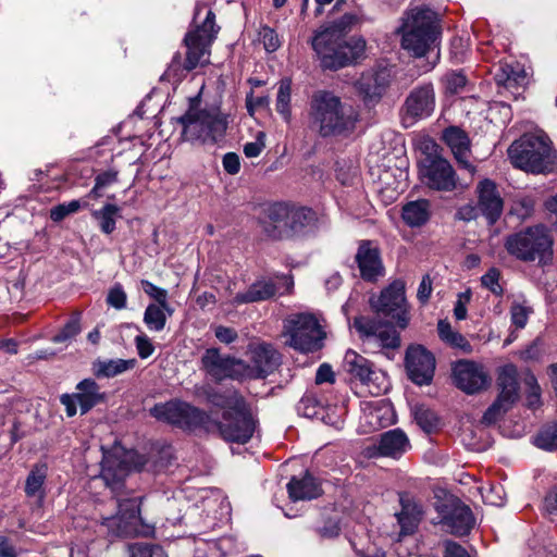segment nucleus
I'll use <instances>...</instances> for the list:
<instances>
[{
	"mask_svg": "<svg viewBox=\"0 0 557 557\" xmlns=\"http://www.w3.org/2000/svg\"><path fill=\"white\" fill-rule=\"evenodd\" d=\"M136 454L131 451H106L101 461V479L116 496L117 513L103 518L102 524L114 536H135L144 533L139 497L121 498L124 480L133 469Z\"/></svg>",
	"mask_w": 557,
	"mask_h": 557,
	"instance_id": "obj_1",
	"label": "nucleus"
},
{
	"mask_svg": "<svg viewBox=\"0 0 557 557\" xmlns=\"http://www.w3.org/2000/svg\"><path fill=\"white\" fill-rule=\"evenodd\" d=\"M370 305L375 311L373 319L357 317L354 327L362 338L379 344L384 348H396L400 344L399 335L394 325L405 329L408 325L407 302L405 297V284L394 281L379 297H372Z\"/></svg>",
	"mask_w": 557,
	"mask_h": 557,
	"instance_id": "obj_2",
	"label": "nucleus"
},
{
	"mask_svg": "<svg viewBox=\"0 0 557 557\" xmlns=\"http://www.w3.org/2000/svg\"><path fill=\"white\" fill-rule=\"evenodd\" d=\"M311 127L322 137L351 133L358 120L356 111L327 90L314 91L309 103Z\"/></svg>",
	"mask_w": 557,
	"mask_h": 557,
	"instance_id": "obj_3",
	"label": "nucleus"
},
{
	"mask_svg": "<svg viewBox=\"0 0 557 557\" xmlns=\"http://www.w3.org/2000/svg\"><path fill=\"white\" fill-rule=\"evenodd\" d=\"M401 48L413 58H423L438 47L442 34L436 12L425 7L407 10L398 28Z\"/></svg>",
	"mask_w": 557,
	"mask_h": 557,
	"instance_id": "obj_4",
	"label": "nucleus"
},
{
	"mask_svg": "<svg viewBox=\"0 0 557 557\" xmlns=\"http://www.w3.org/2000/svg\"><path fill=\"white\" fill-rule=\"evenodd\" d=\"M201 9H197L194 16L195 28L190 29L184 38L187 48L186 58L183 61L180 52H176L165 72L168 76L181 77L197 66H203L209 62L210 47L216 37L219 27L215 25V15L207 10L201 24H197Z\"/></svg>",
	"mask_w": 557,
	"mask_h": 557,
	"instance_id": "obj_5",
	"label": "nucleus"
},
{
	"mask_svg": "<svg viewBox=\"0 0 557 557\" xmlns=\"http://www.w3.org/2000/svg\"><path fill=\"white\" fill-rule=\"evenodd\" d=\"M314 221L315 213L309 208L276 202L262 210L258 224L267 238L283 240L300 235Z\"/></svg>",
	"mask_w": 557,
	"mask_h": 557,
	"instance_id": "obj_6",
	"label": "nucleus"
},
{
	"mask_svg": "<svg viewBox=\"0 0 557 557\" xmlns=\"http://www.w3.org/2000/svg\"><path fill=\"white\" fill-rule=\"evenodd\" d=\"M511 164L532 174H548L557 170V151L545 134H525L508 148Z\"/></svg>",
	"mask_w": 557,
	"mask_h": 557,
	"instance_id": "obj_7",
	"label": "nucleus"
},
{
	"mask_svg": "<svg viewBox=\"0 0 557 557\" xmlns=\"http://www.w3.org/2000/svg\"><path fill=\"white\" fill-rule=\"evenodd\" d=\"M311 45L321 66L334 71L350 65L361 58L366 50L364 39L360 37L345 39L342 30L335 27L317 33Z\"/></svg>",
	"mask_w": 557,
	"mask_h": 557,
	"instance_id": "obj_8",
	"label": "nucleus"
},
{
	"mask_svg": "<svg viewBox=\"0 0 557 557\" xmlns=\"http://www.w3.org/2000/svg\"><path fill=\"white\" fill-rule=\"evenodd\" d=\"M182 125V138L190 143L218 144L226 133L227 119L220 112L190 108L177 119Z\"/></svg>",
	"mask_w": 557,
	"mask_h": 557,
	"instance_id": "obj_9",
	"label": "nucleus"
},
{
	"mask_svg": "<svg viewBox=\"0 0 557 557\" xmlns=\"http://www.w3.org/2000/svg\"><path fill=\"white\" fill-rule=\"evenodd\" d=\"M553 240L543 225L527 227L507 236V252L521 261L543 260L550 253Z\"/></svg>",
	"mask_w": 557,
	"mask_h": 557,
	"instance_id": "obj_10",
	"label": "nucleus"
},
{
	"mask_svg": "<svg viewBox=\"0 0 557 557\" xmlns=\"http://www.w3.org/2000/svg\"><path fill=\"white\" fill-rule=\"evenodd\" d=\"M288 345L299 351L309 352L321 348L324 333L317 318L311 313L289 315L284 323Z\"/></svg>",
	"mask_w": 557,
	"mask_h": 557,
	"instance_id": "obj_11",
	"label": "nucleus"
},
{
	"mask_svg": "<svg viewBox=\"0 0 557 557\" xmlns=\"http://www.w3.org/2000/svg\"><path fill=\"white\" fill-rule=\"evenodd\" d=\"M437 145L433 140L425 143L430 150L421 161L420 175L422 182L431 189L451 191L457 186V175L451 164L436 153Z\"/></svg>",
	"mask_w": 557,
	"mask_h": 557,
	"instance_id": "obj_12",
	"label": "nucleus"
},
{
	"mask_svg": "<svg viewBox=\"0 0 557 557\" xmlns=\"http://www.w3.org/2000/svg\"><path fill=\"white\" fill-rule=\"evenodd\" d=\"M150 414L159 421L187 429L207 426L209 421L205 411L181 400L157 404L150 409Z\"/></svg>",
	"mask_w": 557,
	"mask_h": 557,
	"instance_id": "obj_13",
	"label": "nucleus"
},
{
	"mask_svg": "<svg viewBox=\"0 0 557 557\" xmlns=\"http://www.w3.org/2000/svg\"><path fill=\"white\" fill-rule=\"evenodd\" d=\"M200 370L214 382L226 379L243 380L244 360L224 355L220 349L207 348L200 358Z\"/></svg>",
	"mask_w": 557,
	"mask_h": 557,
	"instance_id": "obj_14",
	"label": "nucleus"
},
{
	"mask_svg": "<svg viewBox=\"0 0 557 557\" xmlns=\"http://www.w3.org/2000/svg\"><path fill=\"white\" fill-rule=\"evenodd\" d=\"M216 428L225 441L245 444L252 437L256 421L245 403L243 408L225 410Z\"/></svg>",
	"mask_w": 557,
	"mask_h": 557,
	"instance_id": "obj_15",
	"label": "nucleus"
},
{
	"mask_svg": "<svg viewBox=\"0 0 557 557\" xmlns=\"http://www.w3.org/2000/svg\"><path fill=\"white\" fill-rule=\"evenodd\" d=\"M104 393L92 379H85L76 385V393L63 394L60 396V403L65 407L67 417H74L77 413V407L81 414L87 413L95 406L103 403Z\"/></svg>",
	"mask_w": 557,
	"mask_h": 557,
	"instance_id": "obj_16",
	"label": "nucleus"
},
{
	"mask_svg": "<svg viewBox=\"0 0 557 557\" xmlns=\"http://www.w3.org/2000/svg\"><path fill=\"white\" fill-rule=\"evenodd\" d=\"M250 363L244 361L243 379H264L280 366L281 356L270 344L249 347Z\"/></svg>",
	"mask_w": 557,
	"mask_h": 557,
	"instance_id": "obj_17",
	"label": "nucleus"
},
{
	"mask_svg": "<svg viewBox=\"0 0 557 557\" xmlns=\"http://www.w3.org/2000/svg\"><path fill=\"white\" fill-rule=\"evenodd\" d=\"M435 108V94L432 85L416 87L408 95L403 108V123L410 126L418 120L429 117Z\"/></svg>",
	"mask_w": 557,
	"mask_h": 557,
	"instance_id": "obj_18",
	"label": "nucleus"
},
{
	"mask_svg": "<svg viewBox=\"0 0 557 557\" xmlns=\"http://www.w3.org/2000/svg\"><path fill=\"white\" fill-rule=\"evenodd\" d=\"M453 377L455 385L467 394L479 393L491 383L484 368L469 360H459L454 364Z\"/></svg>",
	"mask_w": 557,
	"mask_h": 557,
	"instance_id": "obj_19",
	"label": "nucleus"
},
{
	"mask_svg": "<svg viewBox=\"0 0 557 557\" xmlns=\"http://www.w3.org/2000/svg\"><path fill=\"white\" fill-rule=\"evenodd\" d=\"M406 369L413 383L428 385L434 375L435 358L423 346H411L406 352Z\"/></svg>",
	"mask_w": 557,
	"mask_h": 557,
	"instance_id": "obj_20",
	"label": "nucleus"
},
{
	"mask_svg": "<svg viewBox=\"0 0 557 557\" xmlns=\"http://www.w3.org/2000/svg\"><path fill=\"white\" fill-rule=\"evenodd\" d=\"M355 261L364 281L375 282L385 274L380 249L371 240H361L359 243Z\"/></svg>",
	"mask_w": 557,
	"mask_h": 557,
	"instance_id": "obj_21",
	"label": "nucleus"
},
{
	"mask_svg": "<svg viewBox=\"0 0 557 557\" xmlns=\"http://www.w3.org/2000/svg\"><path fill=\"white\" fill-rule=\"evenodd\" d=\"M442 522L454 535H466L474 524L471 509L459 499L453 498L444 505Z\"/></svg>",
	"mask_w": 557,
	"mask_h": 557,
	"instance_id": "obj_22",
	"label": "nucleus"
},
{
	"mask_svg": "<svg viewBox=\"0 0 557 557\" xmlns=\"http://www.w3.org/2000/svg\"><path fill=\"white\" fill-rule=\"evenodd\" d=\"M478 209L490 224H494L502 215L504 200L496 184L491 180H483L476 186Z\"/></svg>",
	"mask_w": 557,
	"mask_h": 557,
	"instance_id": "obj_23",
	"label": "nucleus"
},
{
	"mask_svg": "<svg viewBox=\"0 0 557 557\" xmlns=\"http://www.w3.org/2000/svg\"><path fill=\"white\" fill-rule=\"evenodd\" d=\"M410 448L406 433L400 429L389 430L380 435L376 444L368 448L369 457L383 456L398 459Z\"/></svg>",
	"mask_w": 557,
	"mask_h": 557,
	"instance_id": "obj_24",
	"label": "nucleus"
},
{
	"mask_svg": "<svg viewBox=\"0 0 557 557\" xmlns=\"http://www.w3.org/2000/svg\"><path fill=\"white\" fill-rule=\"evenodd\" d=\"M443 140L450 148L458 164L473 174L475 168L469 160L471 149L467 133L457 126H450L443 132Z\"/></svg>",
	"mask_w": 557,
	"mask_h": 557,
	"instance_id": "obj_25",
	"label": "nucleus"
},
{
	"mask_svg": "<svg viewBox=\"0 0 557 557\" xmlns=\"http://www.w3.org/2000/svg\"><path fill=\"white\" fill-rule=\"evenodd\" d=\"M399 502L401 510L395 515L400 527L399 536L411 535L422 519V506L408 494H400Z\"/></svg>",
	"mask_w": 557,
	"mask_h": 557,
	"instance_id": "obj_26",
	"label": "nucleus"
},
{
	"mask_svg": "<svg viewBox=\"0 0 557 557\" xmlns=\"http://www.w3.org/2000/svg\"><path fill=\"white\" fill-rule=\"evenodd\" d=\"M343 368L352 377L367 386L374 384L380 379V374L373 369V364L354 350L346 351Z\"/></svg>",
	"mask_w": 557,
	"mask_h": 557,
	"instance_id": "obj_27",
	"label": "nucleus"
},
{
	"mask_svg": "<svg viewBox=\"0 0 557 557\" xmlns=\"http://www.w3.org/2000/svg\"><path fill=\"white\" fill-rule=\"evenodd\" d=\"M199 395L209 404L223 408L225 410H234L243 408L246 400L236 389H225L223 392L215 391L210 385L203 386Z\"/></svg>",
	"mask_w": 557,
	"mask_h": 557,
	"instance_id": "obj_28",
	"label": "nucleus"
},
{
	"mask_svg": "<svg viewBox=\"0 0 557 557\" xmlns=\"http://www.w3.org/2000/svg\"><path fill=\"white\" fill-rule=\"evenodd\" d=\"M288 495L292 500H310L321 494V488L317 480L306 472L302 476H293L287 484Z\"/></svg>",
	"mask_w": 557,
	"mask_h": 557,
	"instance_id": "obj_29",
	"label": "nucleus"
},
{
	"mask_svg": "<svg viewBox=\"0 0 557 557\" xmlns=\"http://www.w3.org/2000/svg\"><path fill=\"white\" fill-rule=\"evenodd\" d=\"M497 386L499 394L497 397L515 404L519 398L518 370L516 366L509 363L502 367L498 371Z\"/></svg>",
	"mask_w": 557,
	"mask_h": 557,
	"instance_id": "obj_30",
	"label": "nucleus"
},
{
	"mask_svg": "<svg viewBox=\"0 0 557 557\" xmlns=\"http://www.w3.org/2000/svg\"><path fill=\"white\" fill-rule=\"evenodd\" d=\"M276 286L272 281L260 280L249 286L247 292L238 293L231 300L234 306L243 304L263 301L272 298L276 294Z\"/></svg>",
	"mask_w": 557,
	"mask_h": 557,
	"instance_id": "obj_31",
	"label": "nucleus"
},
{
	"mask_svg": "<svg viewBox=\"0 0 557 557\" xmlns=\"http://www.w3.org/2000/svg\"><path fill=\"white\" fill-rule=\"evenodd\" d=\"M431 215V203L426 199L409 201L403 207V220L411 227L425 224Z\"/></svg>",
	"mask_w": 557,
	"mask_h": 557,
	"instance_id": "obj_32",
	"label": "nucleus"
},
{
	"mask_svg": "<svg viewBox=\"0 0 557 557\" xmlns=\"http://www.w3.org/2000/svg\"><path fill=\"white\" fill-rule=\"evenodd\" d=\"M135 364V359H98L92 363V372L97 377H113L133 369Z\"/></svg>",
	"mask_w": 557,
	"mask_h": 557,
	"instance_id": "obj_33",
	"label": "nucleus"
},
{
	"mask_svg": "<svg viewBox=\"0 0 557 557\" xmlns=\"http://www.w3.org/2000/svg\"><path fill=\"white\" fill-rule=\"evenodd\" d=\"M388 84V74L385 70L367 73L358 82L360 91L367 98L380 97Z\"/></svg>",
	"mask_w": 557,
	"mask_h": 557,
	"instance_id": "obj_34",
	"label": "nucleus"
},
{
	"mask_svg": "<svg viewBox=\"0 0 557 557\" xmlns=\"http://www.w3.org/2000/svg\"><path fill=\"white\" fill-rule=\"evenodd\" d=\"M168 315L166 308H163L160 304H150L144 312V323L148 330L161 332L165 327Z\"/></svg>",
	"mask_w": 557,
	"mask_h": 557,
	"instance_id": "obj_35",
	"label": "nucleus"
},
{
	"mask_svg": "<svg viewBox=\"0 0 557 557\" xmlns=\"http://www.w3.org/2000/svg\"><path fill=\"white\" fill-rule=\"evenodd\" d=\"M120 212V208L113 203H107L99 210H94L91 216L99 222L102 233L109 235L115 230V218Z\"/></svg>",
	"mask_w": 557,
	"mask_h": 557,
	"instance_id": "obj_36",
	"label": "nucleus"
},
{
	"mask_svg": "<svg viewBox=\"0 0 557 557\" xmlns=\"http://www.w3.org/2000/svg\"><path fill=\"white\" fill-rule=\"evenodd\" d=\"M47 476V467L45 465H37L30 471L26 479L25 492L29 497H44V483Z\"/></svg>",
	"mask_w": 557,
	"mask_h": 557,
	"instance_id": "obj_37",
	"label": "nucleus"
},
{
	"mask_svg": "<svg viewBox=\"0 0 557 557\" xmlns=\"http://www.w3.org/2000/svg\"><path fill=\"white\" fill-rule=\"evenodd\" d=\"M290 99H292V81L289 78L281 79L278 83L275 108H276V111L282 115L284 121L287 123L292 119Z\"/></svg>",
	"mask_w": 557,
	"mask_h": 557,
	"instance_id": "obj_38",
	"label": "nucleus"
},
{
	"mask_svg": "<svg viewBox=\"0 0 557 557\" xmlns=\"http://www.w3.org/2000/svg\"><path fill=\"white\" fill-rule=\"evenodd\" d=\"M413 416L417 424L426 433L435 431L438 426L440 420L437 414L423 405L414 407Z\"/></svg>",
	"mask_w": 557,
	"mask_h": 557,
	"instance_id": "obj_39",
	"label": "nucleus"
},
{
	"mask_svg": "<svg viewBox=\"0 0 557 557\" xmlns=\"http://www.w3.org/2000/svg\"><path fill=\"white\" fill-rule=\"evenodd\" d=\"M534 443L542 449H557V422L545 425L536 435Z\"/></svg>",
	"mask_w": 557,
	"mask_h": 557,
	"instance_id": "obj_40",
	"label": "nucleus"
},
{
	"mask_svg": "<svg viewBox=\"0 0 557 557\" xmlns=\"http://www.w3.org/2000/svg\"><path fill=\"white\" fill-rule=\"evenodd\" d=\"M513 404L504 400L499 397L486 409L482 417V423L486 425L494 424L497 422L511 407Z\"/></svg>",
	"mask_w": 557,
	"mask_h": 557,
	"instance_id": "obj_41",
	"label": "nucleus"
},
{
	"mask_svg": "<svg viewBox=\"0 0 557 557\" xmlns=\"http://www.w3.org/2000/svg\"><path fill=\"white\" fill-rule=\"evenodd\" d=\"M87 202L81 200H71L67 203H60L50 210V219L53 222H60L67 215L77 212L82 207H87Z\"/></svg>",
	"mask_w": 557,
	"mask_h": 557,
	"instance_id": "obj_42",
	"label": "nucleus"
},
{
	"mask_svg": "<svg viewBox=\"0 0 557 557\" xmlns=\"http://www.w3.org/2000/svg\"><path fill=\"white\" fill-rule=\"evenodd\" d=\"M143 290L153 298L158 304H160L163 308H166L169 315H172L173 309L170 307L168 302V292L161 287L156 286L151 282L147 280L141 281Z\"/></svg>",
	"mask_w": 557,
	"mask_h": 557,
	"instance_id": "obj_43",
	"label": "nucleus"
},
{
	"mask_svg": "<svg viewBox=\"0 0 557 557\" xmlns=\"http://www.w3.org/2000/svg\"><path fill=\"white\" fill-rule=\"evenodd\" d=\"M533 312L532 308L520 302H513L510 307L511 323L517 329H523L529 320L530 314Z\"/></svg>",
	"mask_w": 557,
	"mask_h": 557,
	"instance_id": "obj_44",
	"label": "nucleus"
},
{
	"mask_svg": "<svg viewBox=\"0 0 557 557\" xmlns=\"http://www.w3.org/2000/svg\"><path fill=\"white\" fill-rule=\"evenodd\" d=\"M131 557H168L162 547L136 543L129 547Z\"/></svg>",
	"mask_w": 557,
	"mask_h": 557,
	"instance_id": "obj_45",
	"label": "nucleus"
},
{
	"mask_svg": "<svg viewBox=\"0 0 557 557\" xmlns=\"http://www.w3.org/2000/svg\"><path fill=\"white\" fill-rule=\"evenodd\" d=\"M500 280V272L496 268H491L482 277L481 283L482 285L491 290L495 296H502L504 293V289L502 285L499 284Z\"/></svg>",
	"mask_w": 557,
	"mask_h": 557,
	"instance_id": "obj_46",
	"label": "nucleus"
},
{
	"mask_svg": "<svg viewBox=\"0 0 557 557\" xmlns=\"http://www.w3.org/2000/svg\"><path fill=\"white\" fill-rule=\"evenodd\" d=\"M259 36L267 51L274 52L280 48L281 41L274 29L264 26L259 32Z\"/></svg>",
	"mask_w": 557,
	"mask_h": 557,
	"instance_id": "obj_47",
	"label": "nucleus"
},
{
	"mask_svg": "<svg viewBox=\"0 0 557 557\" xmlns=\"http://www.w3.org/2000/svg\"><path fill=\"white\" fill-rule=\"evenodd\" d=\"M107 301L111 307L117 310L126 307L127 296L121 285H115L109 290Z\"/></svg>",
	"mask_w": 557,
	"mask_h": 557,
	"instance_id": "obj_48",
	"label": "nucleus"
},
{
	"mask_svg": "<svg viewBox=\"0 0 557 557\" xmlns=\"http://www.w3.org/2000/svg\"><path fill=\"white\" fill-rule=\"evenodd\" d=\"M81 331L78 319L70 320L64 327L53 337L54 343H62L76 336Z\"/></svg>",
	"mask_w": 557,
	"mask_h": 557,
	"instance_id": "obj_49",
	"label": "nucleus"
},
{
	"mask_svg": "<svg viewBox=\"0 0 557 557\" xmlns=\"http://www.w3.org/2000/svg\"><path fill=\"white\" fill-rule=\"evenodd\" d=\"M466 76L462 73L451 72L445 75L446 89L456 94L461 90L466 85Z\"/></svg>",
	"mask_w": 557,
	"mask_h": 557,
	"instance_id": "obj_50",
	"label": "nucleus"
},
{
	"mask_svg": "<svg viewBox=\"0 0 557 557\" xmlns=\"http://www.w3.org/2000/svg\"><path fill=\"white\" fill-rule=\"evenodd\" d=\"M471 300V292L466 290L458 295V300L455 304L454 315L457 320L461 321L467 318V307L466 305Z\"/></svg>",
	"mask_w": 557,
	"mask_h": 557,
	"instance_id": "obj_51",
	"label": "nucleus"
},
{
	"mask_svg": "<svg viewBox=\"0 0 557 557\" xmlns=\"http://www.w3.org/2000/svg\"><path fill=\"white\" fill-rule=\"evenodd\" d=\"M485 502L493 506H502L505 502L504 490L502 486L492 485L485 494H483Z\"/></svg>",
	"mask_w": 557,
	"mask_h": 557,
	"instance_id": "obj_52",
	"label": "nucleus"
},
{
	"mask_svg": "<svg viewBox=\"0 0 557 557\" xmlns=\"http://www.w3.org/2000/svg\"><path fill=\"white\" fill-rule=\"evenodd\" d=\"M135 344H136L138 355L141 359H146V358L150 357L154 351L153 345L151 344L150 339L146 335L136 336Z\"/></svg>",
	"mask_w": 557,
	"mask_h": 557,
	"instance_id": "obj_53",
	"label": "nucleus"
},
{
	"mask_svg": "<svg viewBox=\"0 0 557 557\" xmlns=\"http://www.w3.org/2000/svg\"><path fill=\"white\" fill-rule=\"evenodd\" d=\"M444 548V557H470L467 549L454 541H445Z\"/></svg>",
	"mask_w": 557,
	"mask_h": 557,
	"instance_id": "obj_54",
	"label": "nucleus"
},
{
	"mask_svg": "<svg viewBox=\"0 0 557 557\" xmlns=\"http://www.w3.org/2000/svg\"><path fill=\"white\" fill-rule=\"evenodd\" d=\"M214 335L223 344H231L238 337L237 332L234 329L223 325L215 327Z\"/></svg>",
	"mask_w": 557,
	"mask_h": 557,
	"instance_id": "obj_55",
	"label": "nucleus"
},
{
	"mask_svg": "<svg viewBox=\"0 0 557 557\" xmlns=\"http://www.w3.org/2000/svg\"><path fill=\"white\" fill-rule=\"evenodd\" d=\"M223 168L228 174H237L240 170L239 157L233 152L226 153L223 157Z\"/></svg>",
	"mask_w": 557,
	"mask_h": 557,
	"instance_id": "obj_56",
	"label": "nucleus"
},
{
	"mask_svg": "<svg viewBox=\"0 0 557 557\" xmlns=\"http://www.w3.org/2000/svg\"><path fill=\"white\" fill-rule=\"evenodd\" d=\"M432 293V280L429 274L422 277V281L419 285L417 297L422 302L425 304Z\"/></svg>",
	"mask_w": 557,
	"mask_h": 557,
	"instance_id": "obj_57",
	"label": "nucleus"
},
{
	"mask_svg": "<svg viewBox=\"0 0 557 557\" xmlns=\"http://www.w3.org/2000/svg\"><path fill=\"white\" fill-rule=\"evenodd\" d=\"M332 383L334 382V372L332 370V367L323 363L321 364L315 374V383L322 384V383Z\"/></svg>",
	"mask_w": 557,
	"mask_h": 557,
	"instance_id": "obj_58",
	"label": "nucleus"
},
{
	"mask_svg": "<svg viewBox=\"0 0 557 557\" xmlns=\"http://www.w3.org/2000/svg\"><path fill=\"white\" fill-rule=\"evenodd\" d=\"M446 343L454 347L462 349L465 352H471L472 350L470 343L466 339V337L462 334L458 332H454V334H451L450 337L447 338Z\"/></svg>",
	"mask_w": 557,
	"mask_h": 557,
	"instance_id": "obj_59",
	"label": "nucleus"
},
{
	"mask_svg": "<svg viewBox=\"0 0 557 557\" xmlns=\"http://www.w3.org/2000/svg\"><path fill=\"white\" fill-rule=\"evenodd\" d=\"M263 147L264 145L258 141L247 143L244 146V153L248 158H256L261 153Z\"/></svg>",
	"mask_w": 557,
	"mask_h": 557,
	"instance_id": "obj_60",
	"label": "nucleus"
},
{
	"mask_svg": "<svg viewBox=\"0 0 557 557\" xmlns=\"http://www.w3.org/2000/svg\"><path fill=\"white\" fill-rule=\"evenodd\" d=\"M478 210H479L478 207L474 208L470 205H467V206L459 208V210L457 212V216H458V219L463 220V221H471L476 218Z\"/></svg>",
	"mask_w": 557,
	"mask_h": 557,
	"instance_id": "obj_61",
	"label": "nucleus"
},
{
	"mask_svg": "<svg viewBox=\"0 0 557 557\" xmlns=\"http://www.w3.org/2000/svg\"><path fill=\"white\" fill-rule=\"evenodd\" d=\"M117 178V174L115 172H104L99 174L96 177V183L98 187H106L112 183H114Z\"/></svg>",
	"mask_w": 557,
	"mask_h": 557,
	"instance_id": "obj_62",
	"label": "nucleus"
},
{
	"mask_svg": "<svg viewBox=\"0 0 557 557\" xmlns=\"http://www.w3.org/2000/svg\"><path fill=\"white\" fill-rule=\"evenodd\" d=\"M544 507L549 515H557V490L545 497Z\"/></svg>",
	"mask_w": 557,
	"mask_h": 557,
	"instance_id": "obj_63",
	"label": "nucleus"
},
{
	"mask_svg": "<svg viewBox=\"0 0 557 557\" xmlns=\"http://www.w3.org/2000/svg\"><path fill=\"white\" fill-rule=\"evenodd\" d=\"M0 557H16L14 546L4 537H0Z\"/></svg>",
	"mask_w": 557,
	"mask_h": 557,
	"instance_id": "obj_64",
	"label": "nucleus"
}]
</instances>
